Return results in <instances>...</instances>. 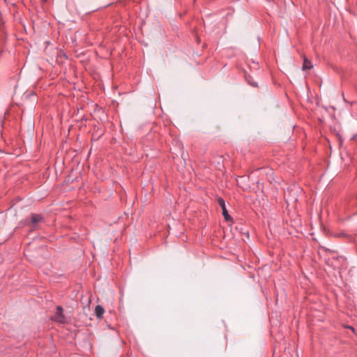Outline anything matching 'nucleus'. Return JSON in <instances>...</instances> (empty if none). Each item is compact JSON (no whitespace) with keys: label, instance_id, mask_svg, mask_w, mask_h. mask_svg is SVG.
Wrapping results in <instances>:
<instances>
[{"label":"nucleus","instance_id":"obj_8","mask_svg":"<svg viewBox=\"0 0 357 357\" xmlns=\"http://www.w3.org/2000/svg\"><path fill=\"white\" fill-rule=\"evenodd\" d=\"M340 236H346L347 235H346L345 234H344V233H342V234H340Z\"/></svg>","mask_w":357,"mask_h":357},{"label":"nucleus","instance_id":"obj_1","mask_svg":"<svg viewBox=\"0 0 357 357\" xmlns=\"http://www.w3.org/2000/svg\"><path fill=\"white\" fill-rule=\"evenodd\" d=\"M217 201H218L219 206L221 207V208L222 210V215L224 216L225 220L227 222H233L232 218L229 214V213L227 210L225 202L223 199V198L218 197Z\"/></svg>","mask_w":357,"mask_h":357},{"label":"nucleus","instance_id":"obj_3","mask_svg":"<svg viewBox=\"0 0 357 357\" xmlns=\"http://www.w3.org/2000/svg\"><path fill=\"white\" fill-rule=\"evenodd\" d=\"M43 221V218L40 215L32 214L31 215V227L33 229H36V225L39 222H42Z\"/></svg>","mask_w":357,"mask_h":357},{"label":"nucleus","instance_id":"obj_9","mask_svg":"<svg viewBox=\"0 0 357 357\" xmlns=\"http://www.w3.org/2000/svg\"><path fill=\"white\" fill-rule=\"evenodd\" d=\"M348 328L354 331V328L352 326H349Z\"/></svg>","mask_w":357,"mask_h":357},{"label":"nucleus","instance_id":"obj_4","mask_svg":"<svg viewBox=\"0 0 357 357\" xmlns=\"http://www.w3.org/2000/svg\"><path fill=\"white\" fill-rule=\"evenodd\" d=\"M105 312L104 308L100 305H97L95 309V313L98 318H101Z\"/></svg>","mask_w":357,"mask_h":357},{"label":"nucleus","instance_id":"obj_2","mask_svg":"<svg viewBox=\"0 0 357 357\" xmlns=\"http://www.w3.org/2000/svg\"><path fill=\"white\" fill-rule=\"evenodd\" d=\"M54 320L59 323H64L66 321L65 317L63 314V308L61 306L56 307V312L54 317Z\"/></svg>","mask_w":357,"mask_h":357},{"label":"nucleus","instance_id":"obj_6","mask_svg":"<svg viewBox=\"0 0 357 357\" xmlns=\"http://www.w3.org/2000/svg\"><path fill=\"white\" fill-rule=\"evenodd\" d=\"M320 248H321L322 250L325 251V252H334V251H333V250H331V249H329V248H326V247L322 246V245H321V246H320Z\"/></svg>","mask_w":357,"mask_h":357},{"label":"nucleus","instance_id":"obj_5","mask_svg":"<svg viewBox=\"0 0 357 357\" xmlns=\"http://www.w3.org/2000/svg\"><path fill=\"white\" fill-rule=\"evenodd\" d=\"M313 66L310 60H308L306 57H304L303 69V70H310L312 68Z\"/></svg>","mask_w":357,"mask_h":357},{"label":"nucleus","instance_id":"obj_7","mask_svg":"<svg viewBox=\"0 0 357 357\" xmlns=\"http://www.w3.org/2000/svg\"><path fill=\"white\" fill-rule=\"evenodd\" d=\"M251 85L254 86H257V83H250Z\"/></svg>","mask_w":357,"mask_h":357}]
</instances>
